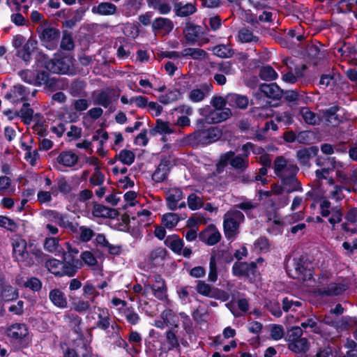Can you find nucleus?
<instances>
[{
    "label": "nucleus",
    "mask_w": 357,
    "mask_h": 357,
    "mask_svg": "<svg viewBox=\"0 0 357 357\" xmlns=\"http://www.w3.org/2000/svg\"><path fill=\"white\" fill-rule=\"evenodd\" d=\"M38 61L41 67L56 74H66L69 73L73 66L72 61L68 57L50 59L45 54H39Z\"/></svg>",
    "instance_id": "nucleus-1"
},
{
    "label": "nucleus",
    "mask_w": 357,
    "mask_h": 357,
    "mask_svg": "<svg viewBox=\"0 0 357 357\" xmlns=\"http://www.w3.org/2000/svg\"><path fill=\"white\" fill-rule=\"evenodd\" d=\"M245 220V216L238 210H230L224 215L223 227L226 238H231L236 236L239 225Z\"/></svg>",
    "instance_id": "nucleus-2"
},
{
    "label": "nucleus",
    "mask_w": 357,
    "mask_h": 357,
    "mask_svg": "<svg viewBox=\"0 0 357 357\" xmlns=\"http://www.w3.org/2000/svg\"><path fill=\"white\" fill-rule=\"evenodd\" d=\"M27 243L24 239L17 238L13 243V255L17 261L24 262L26 266H32L35 261L26 251Z\"/></svg>",
    "instance_id": "nucleus-3"
},
{
    "label": "nucleus",
    "mask_w": 357,
    "mask_h": 357,
    "mask_svg": "<svg viewBox=\"0 0 357 357\" xmlns=\"http://www.w3.org/2000/svg\"><path fill=\"white\" fill-rule=\"evenodd\" d=\"M320 209L322 216L327 217L331 215L328 218V222L333 227H334L336 223L341 222L342 218L341 208L338 206L331 207V204L328 200L324 199L321 202Z\"/></svg>",
    "instance_id": "nucleus-4"
},
{
    "label": "nucleus",
    "mask_w": 357,
    "mask_h": 357,
    "mask_svg": "<svg viewBox=\"0 0 357 357\" xmlns=\"http://www.w3.org/2000/svg\"><path fill=\"white\" fill-rule=\"evenodd\" d=\"M273 170L275 174L280 178L294 171H299L297 165L289 162L284 156H278L273 161Z\"/></svg>",
    "instance_id": "nucleus-5"
},
{
    "label": "nucleus",
    "mask_w": 357,
    "mask_h": 357,
    "mask_svg": "<svg viewBox=\"0 0 357 357\" xmlns=\"http://www.w3.org/2000/svg\"><path fill=\"white\" fill-rule=\"evenodd\" d=\"M298 171H294L280 178L281 184L284 189V192L289 194L293 192H302L303 188L301 183L296 176Z\"/></svg>",
    "instance_id": "nucleus-6"
},
{
    "label": "nucleus",
    "mask_w": 357,
    "mask_h": 357,
    "mask_svg": "<svg viewBox=\"0 0 357 357\" xmlns=\"http://www.w3.org/2000/svg\"><path fill=\"white\" fill-rule=\"evenodd\" d=\"M82 266V263L79 259L73 257L70 254L68 256H65L64 261L62 262L59 276L67 275L68 277H73Z\"/></svg>",
    "instance_id": "nucleus-7"
},
{
    "label": "nucleus",
    "mask_w": 357,
    "mask_h": 357,
    "mask_svg": "<svg viewBox=\"0 0 357 357\" xmlns=\"http://www.w3.org/2000/svg\"><path fill=\"white\" fill-rule=\"evenodd\" d=\"M223 154L225 158H229L227 159V164H229L238 173H243L248 169L249 166L248 158L241 155H236L235 152L232 151H227Z\"/></svg>",
    "instance_id": "nucleus-8"
},
{
    "label": "nucleus",
    "mask_w": 357,
    "mask_h": 357,
    "mask_svg": "<svg viewBox=\"0 0 357 357\" xmlns=\"http://www.w3.org/2000/svg\"><path fill=\"white\" fill-rule=\"evenodd\" d=\"M213 85L209 82H206L197 85L188 93L189 99L193 102L202 101L211 92Z\"/></svg>",
    "instance_id": "nucleus-9"
},
{
    "label": "nucleus",
    "mask_w": 357,
    "mask_h": 357,
    "mask_svg": "<svg viewBox=\"0 0 357 357\" xmlns=\"http://www.w3.org/2000/svg\"><path fill=\"white\" fill-rule=\"evenodd\" d=\"M199 238L207 245H213L220 241L221 234L214 225H211L199 234Z\"/></svg>",
    "instance_id": "nucleus-10"
},
{
    "label": "nucleus",
    "mask_w": 357,
    "mask_h": 357,
    "mask_svg": "<svg viewBox=\"0 0 357 357\" xmlns=\"http://www.w3.org/2000/svg\"><path fill=\"white\" fill-rule=\"evenodd\" d=\"M256 263L252 261L246 262H235L232 266V273L237 277H249L250 275H255L256 271Z\"/></svg>",
    "instance_id": "nucleus-11"
},
{
    "label": "nucleus",
    "mask_w": 357,
    "mask_h": 357,
    "mask_svg": "<svg viewBox=\"0 0 357 357\" xmlns=\"http://www.w3.org/2000/svg\"><path fill=\"white\" fill-rule=\"evenodd\" d=\"M37 31L41 41L44 43H54L60 37V31L54 27H38Z\"/></svg>",
    "instance_id": "nucleus-12"
},
{
    "label": "nucleus",
    "mask_w": 357,
    "mask_h": 357,
    "mask_svg": "<svg viewBox=\"0 0 357 357\" xmlns=\"http://www.w3.org/2000/svg\"><path fill=\"white\" fill-rule=\"evenodd\" d=\"M33 85H45L50 91H54L57 88V79L55 77H50L45 71H40L36 75Z\"/></svg>",
    "instance_id": "nucleus-13"
},
{
    "label": "nucleus",
    "mask_w": 357,
    "mask_h": 357,
    "mask_svg": "<svg viewBox=\"0 0 357 357\" xmlns=\"http://www.w3.org/2000/svg\"><path fill=\"white\" fill-rule=\"evenodd\" d=\"M183 197V192L180 188H173L166 192L167 206L171 211L178 208V203Z\"/></svg>",
    "instance_id": "nucleus-14"
},
{
    "label": "nucleus",
    "mask_w": 357,
    "mask_h": 357,
    "mask_svg": "<svg viewBox=\"0 0 357 357\" xmlns=\"http://www.w3.org/2000/svg\"><path fill=\"white\" fill-rule=\"evenodd\" d=\"M169 165L170 161L167 158H161L160 164L152 175V179L158 183L164 181L169 174Z\"/></svg>",
    "instance_id": "nucleus-15"
},
{
    "label": "nucleus",
    "mask_w": 357,
    "mask_h": 357,
    "mask_svg": "<svg viewBox=\"0 0 357 357\" xmlns=\"http://www.w3.org/2000/svg\"><path fill=\"white\" fill-rule=\"evenodd\" d=\"M196 290L198 294L211 298H216L220 296L218 288L206 283L204 280L197 281Z\"/></svg>",
    "instance_id": "nucleus-16"
},
{
    "label": "nucleus",
    "mask_w": 357,
    "mask_h": 357,
    "mask_svg": "<svg viewBox=\"0 0 357 357\" xmlns=\"http://www.w3.org/2000/svg\"><path fill=\"white\" fill-rule=\"evenodd\" d=\"M174 11L176 16L185 17L194 14L197 11V8L195 3L176 1L174 3Z\"/></svg>",
    "instance_id": "nucleus-17"
},
{
    "label": "nucleus",
    "mask_w": 357,
    "mask_h": 357,
    "mask_svg": "<svg viewBox=\"0 0 357 357\" xmlns=\"http://www.w3.org/2000/svg\"><path fill=\"white\" fill-rule=\"evenodd\" d=\"M114 96V91L113 89H107L105 91H100L95 100L96 104L101 105L105 108H109L110 112H114L115 110L114 107L110 106L111 103L113 100V97Z\"/></svg>",
    "instance_id": "nucleus-18"
},
{
    "label": "nucleus",
    "mask_w": 357,
    "mask_h": 357,
    "mask_svg": "<svg viewBox=\"0 0 357 357\" xmlns=\"http://www.w3.org/2000/svg\"><path fill=\"white\" fill-rule=\"evenodd\" d=\"M259 90L266 97L274 100L280 99L283 94V90L275 83L263 84L260 86Z\"/></svg>",
    "instance_id": "nucleus-19"
},
{
    "label": "nucleus",
    "mask_w": 357,
    "mask_h": 357,
    "mask_svg": "<svg viewBox=\"0 0 357 357\" xmlns=\"http://www.w3.org/2000/svg\"><path fill=\"white\" fill-rule=\"evenodd\" d=\"M319 152V149L316 146H312L308 148H304L296 152V158L301 165H307L309 160L316 156Z\"/></svg>",
    "instance_id": "nucleus-20"
},
{
    "label": "nucleus",
    "mask_w": 357,
    "mask_h": 357,
    "mask_svg": "<svg viewBox=\"0 0 357 357\" xmlns=\"http://www.w3.org/2000/svg\"><path fill=\"white\" fill-rule=\"evenodd\" d=\"M6 335L13 340H21L28 335V329L24 324H15L7 328Z\"/></svg>",
    "instance_id": "nucleus-21"
},
{
    "label": "nucleus",
    "mask_w": 357,
    "mask_h": 357,
    "mask_svg": "<svg viewBox=\"0 0 357 357\" xmlns=\"http://www.w3.org/2000/svg\"><path fill=\"white\" fill-rule=\"evenodd\" d=\"M116 10V6L110 2H101L91 8L92 13L103 16L115 15Z\"/></svg>",
    "instance_id": "nucleus-22"
},
{
    "label": "nucleus",
    "mask_w": 357,
    "mask_h": 357,
    "mask_svg": "<svg viewBox=\"0 0 357 357\" xmlns=\"http://www.w3.org/2000/svg\"><path fill=\"white\" fill-rule=\"evenodd\" d=\"M37 41L30 38L23 45V47L17 51V55L25 62L31 59V54L37 47Z\"/></svg>",
    "instance_id": "nucleus-23"
},
{
    "label": "nucleus",
    "mask_w": 357,
    "mask_h": 357,
    "mask_svg": "<svg viewBox=\"0 0 357 357\" xmlns=\"http://www.w3.org/2000/svg\"><path fill=\"white\" fill-rule=\"evenodd\" d=\"M92 214L95 217L104 218H115L119 215L116 209L110 208L99 204L93 205Z\"/></svg>",
    "instance_id": "nucleus-24"
},
{
    "label": "nucleus",
    "mask_w": 357,
    "mask_h": 357,
    "mask_svg": "<svg viewBox=\"0 0 357 357\" xmlns=\"http://www.w3.org/2000/svg\"><path fill=\"white\" fill-rule=\"evenodd\" d=\"M152 28L154 31H161L164 34H168L174 29V24L168 18L158 17L153 21Z\"/></svg>",
    "instance_id": "nucleus-25"
},
{
    "label": "nucleus",
    "mask_w": 357,
    "mask_h": 357,
    "mask_svg": "<svg viewBox=\"0 0 357 357\" xmlns=\"http://www.w3.org/2000/svg\"><path fill=\"white\" fill-rule=\"evenodd\" d=\"M227 101L229 106L242 109H245L248 105V98L245 96L236 93L227 95Z\"/></svg>",
    "instance_id": "nucleus-26"
},
{
    "label": "nucleus",
    "mask_w": 357,
    "mask_h": 357,
    "mask_svg": "<svg viewBox=\"0 0 357 357\" xmlns=\"http://www.w3.org/2000/svg\"><path fill=\"white\" fill-rule=\"evenodd\" d=\"M95 312L98 314V320L96 322V326L102 330L108 329L112 324H110V314L105 308L95 307Z\"/></svg>",
    "instance_id": "nucleus-27"
},
{
    "label": "nucleus",
    "mask_w": 357,
    "mask_h": 357,
    "mask_svg": "<svg viewBox=\"0 0 357 357\" xmlns=\"http://www.w3.org/2000/svg\"><path fill=\"white\" fill-rule=\"evenodd\" d=\"M177 330L174 327H172L165 333V343L167 344V351L176 349L180 351L181 347L178 337L176 335Z\"/></svg>",
    "instance_id": "nucleus-28"
},
{
    "label": "nucleus",
    "mask_w": 357,
    "mask_h": 357,
    "mask_svg": "<svg viewBox=\"0 0 357 357\" xmlns=\"http://www.w3.org/2000/svg\"><path fill=\"white\" fill-rule=\"evenodd\" d=\"M345 290L346 287L344 284L331 283L326 287L319 289L318 292L322 296H333L340 295Z\"/></svg>",
    "instance_id": "nucleus-29"
},
{
    "label": "nucleus",
    "mask_w": 357,
    "mask_h": 357,
    "mask_svg": "<svg viewBox=\"0 0 357 357\" xmlns=\"http://www.w3.org/2000/svg\"><path fill=\"white\" fill-rule=\"evenodd\" d=\"M155 283L151 286V289L156 298L162 300L166 296V285L165 281L160 275H154Z\"/></svg>",
    "instance_id": "nucleus-30"
},
{
    "label": "nucleus",
    "mask_w": 357,
    "mask_h": 357,
    "mask_svg": "<svg viewBox=\"0 0 357 357\" xmlns=\"http://www.w3.org/2000/svg\"><path fill=\"white\" fill-rule=\"evenodd\" d=\"M231 116L229 108L224 109H215L210 112L208 120L211 123H218L228 119Z\"/></svg>",
    "instance_id": "nucleus-31"
},
{
    "label": "nucleus",
    "mask_w": 357,
    "mask_h": 357,
    "mask_svg": "<svg viewBox=\"0 0 357 357\" xmlns=\"http://www.w3.org/2000/svg\"><path fill=\"white\" fill-rule=\"evenodd\" d=\"M49 298L52 303L61 308L67 307L68 301L63 292L59 289H54L50 291Z\"/></svg>",
    "instance_id": "nucleus-32"
},
{
    "label": "nucleus",
    "mask_w": 357,
    "mask_h": 357,
    "mask_svg": "<svg viewBox=\"0 0 357 357\" xmlns=\"http://www.w3.org/2000/svg\"><path fill=\"white\" fill-rule=\"evenodd\" d=\"M201 26L188 23L183 30L185 38L188 43H195L199 36Z\"/></svg>",
    "instance_id": "nucleus-33"
},
{
    "label": "nucleus",
    "mask_w": 357,
    "mask_h": 357,
    "mask_svg": "<svg viewBox=\"0 0 357 357\" xmlns=\"http://www.w3.org/2000/svg\"><path fill=\"white\" fill-rule=\"evenodd\" d=\"M230 172H225L222 174H208L207 179L218 188H225L230 183Z\"/></svg>",
    "instance_id": "nucleus-34"
},
{
    "label": "nucleus",
    "mask_w": 357,
    "mask_h": 357,
    "mask_svg": "<svg viewBox=\"0 0 357 357\" xmlns=\"http://www.w3.org/2000/svg\"><path fill=\"white\" fill-rule=\"evenodd\" d=\"M164 243L173 252L177 254L181 253L183 248V241L176 234L168 236Z\"/></svg>",
    "instance_id": "nucleus-35"
},
{
    "label": "nucleus",
    "mask_w": 357,
    "mask_h": 357,
    "mask_svg": "<svg viewBox=\"0 0 357 357\" xmlns=\"http://www.w3.org/2000/svg\"><path fill=\"white\" fill-rule=\"evenodd\" d=\"M288 349L294 353H305L310 348V343L305 337L287 344Z\"/></svg>",
    "instance_id": "nucleus-36"
},
{
    "label": "nucleus",
    "mask_w": 357,
    "mask_h": 357,
    "mask_svg": "<svg viewBox=\"0 0 357 357\" xmlns=\"http://www.w3.org/2000/svg\"><path fill=\"white\" fill-rule=\"evenodd\" d=\"M77 155L71 151L62 152L56 158L59 164L66 167H73L77 163Z\"/></svg>",
    "instance_id": "nucleus-37"
},
{
    "label": "nucleus",
    "mask_w": 357,
    "mask_h": 357,
    "mask_svg": "<svg viewBox=\"0 0 357 357\" xmlns=\"http://www.w3.org/2000/svg\"><path fill=\"white\" fill-rule=\"evenodd\" d=\"M167 254V250L161 247L153 250L149 255V261L153 266H158L162 262Z\"/></svg>",
    "instance_id": "nucleus-38"
},
{
    "label": "nucleus",
    "mask_w": 357,
    "mask_h": 357,
    "mask_svg": "<svg viewBox=\"0 0 357 357\" xmlns=\"http://www.w3.org/2000/svg\"><path fill=\"white\" fill-rule=\"evenodd\" d=\"M238 38L243 43H257L259 41V37L254 35L253 31L248 27H243L239 29Z\"/></svg>",
    "instance_id": "nucleus-39"
},
{
    "label": "nucleus",
    "mask_w": 357,
    "mask_h": 357,
    "mask_svg": "<svg viewBox=\"0 0 357 357\" xmlns=\"http://www.w3.org/2000/svg\"><path fill=\"white\" fill-rule=\"evenodd\" d=\"M33 110L29 103H24L20 111L15 113V116L22 119L25 124H30L33 120Z\"/></svg>",
    "instance_id": "nucleus-40"
},
{
    "label": "nucleus",
    "mask_w": 357,
    "mask_h": 357,
    "mask_svg": "<svg viewBox=\"0 0 357 357\" xmlns=\"http://www.w3.org/2000/svg\"><path fill=\"white\" fill-rule=\"evenodd\" d=\"M174 132L173 128L170 126L169 122L163 121L160 119H158L156 121V125L152 130H150V133L153 135L156 133H159L161 135L163 134H171Z\"/></svg>",
    "instance_id": "nucleus-41"
},
{
    "label": "nucleus",
    "mask_w": 357,
    "mask_h": 357,
    "mask_svg": "<svg viewBox=\"0 0 357 357\" xmlns=\"http://www.w3.org/2000/svg\"><path fill=\"white\" fill-rule=\"evenodd\" d=\"M339 110L338 106H333L326 109L324 113V117L326 121L333 126H337L340 121L337 112Z\"/></svg>",
    "instance_id": "nucleus-42"
},
{
    "label": "nucleus",
    "mask_w": 357,
    "mask_h": 357,
    "mask_svg": "<svg viewBox=\"0 0 357 357\" xmlns=\"http://www.w3.org/2000/svg\"><path fill=\"white\" fill-rule=\"evenodd\" d=\"M213 130H197L190 135V137L193 139L197 143L202 144H210V135Z\"/></svg>",
    "instance_id": "nucleus-43"
},
{
    "label": "nucleus",
    "mask_w": 357,
    "mask_h": 357,
    "mask_svg": "<svg viewBox=\"0 0 357 357\" xmlns=\"http://www.w3.org/2000/svg\"><path fill=\"white\" fill-rule=\"evenodd\" d=\"M181 54L183 57H190L193 59H199L204 58L206 55V52L199 48H185L181 52Z\"/></svg>",
    "instance_id": "nucleus-44"
},
{
    "label": "nucleus",
    "mask_w": 357,
    "mask_h": 357,
    "mask_svg": "<svg viewBox=\"0 0 357 357\" xmlns=\"http://www.w3.org/2000/svg\"><path fill=\"white\" fill-rule=\"evenodd\" d=\"M304 121L309 125H315L319 121V117L315 113L312 112L308 107H303L300 111Z\"/></svg>",
    "instance_id": "nucleus-45"
},
{
    "label": "nucleus",
    "mask_w": 357,
    "mask_h": 357,
    "mask_svg": "<svg viewBox=\"0 0 357 357\" xmlns=\"http://www.w3.org/2000/svg\"><path fill=\"white\" fill-rule=\"evenodd\" d=\"M294 269L295 275H293V277L295 278L305 280L307 277L310 278L311 276L310 270L306 268L302 264L298 261H296L294 264Z\"/></svg>",
    "instance_id": "nucleus-46"
},
{
    "label": "nucleus",
    "mask_w": 357,
    "mask_h": 357,
    "mask_svg": "<svg viewBox=\"0 0 357 357\" xmlns=\"http://www.w3.org/2000/svg\"><path fill=\"white\" fill-rule=\"evenodd\" d=\"M116 158H117L123 164L130 165L135 161V155L130 150L123 149L118 155H116Z\"/></svg>",
    "instance_id": "nucleus-47"
},
{
    "label": "nucleus",
    "mask_w": 357,
    "mask_h": 357,
    "mask_svg": "<svg viewBox=\"0 0 357 357\" xmlns=\"http://www.w3.org/2000/svg\"><path fill=\"white\" fill-rule=\"evenodd\" d=\"M271 110L268 107H255L250 109L251 116L257 119H265L271 116Z\"/></svg>",
    "instance_id": "nucleus-48"
},
{
    "label": "nucleus",
    "mask_w": 357,
    "mask_h": 357,
    "mask_svg": "<svg viewBox=\"0 0 357 357\" xmlns=\"http://www.w3.org/2000/svg\"><path fill=\"white\" fill-rule=\"evenodd\" d=\"M303 330L299 326H294L289 329L285 335V340L287 344L298 340L302 337Z\"/></svg>",
    "instance_id": "nucleus-49"
},
{
    "label": "nucleus",
    "mask_w": 357,
    "mask_h": 357,
    "mask_svg": "<svg viewBox=\"0 0 357 357\" xmlns=\"http://www.w3.org/2000/svg\"><path fill=\"white\" fill-rule=\"evenodd\" d=\"M161 319L165 321L166 326H173L174 328H178V323L174 319V312L170 309L164 310L160 314Z\"/></svg>",
    "instance_id": "nucleus-50"
},
{
    "label": "nucleus",
    "mask_w": 357,
    "mask_h": 357,
    "mask_svg": "<svg viewBox=\"0 0 357 357\" xmlns=\"http://www.w3.org/2000/svg\"><path fill=\"white\" fill-rule=\"evenodd\" d=\"M213 52L220 58H229L234 54L233 50L225 45H216L213 48Z\"/></svg>",
    "instance_id": "nucleus-51"
},
{
    "label": "nucleus",
    "mask_w": 357,
    "mask_h": 357,
    "mask_svg": "<svg viewBox=\"0 0 357 357\" xmlns=\"http://www.w3.org/2000/svg\"><path fill=\"white\" fill-rule=\"evenodd\" d=\"M180 95L179 91L176 89L171 90L166 94L160 96L158 100L162 104L167 105L178 100Z\"/></svg>",
    "instance_id": "nucleus-52"
},
{
    "label": "nucleus",
    "mask_w": 357,
    "mask_h": 357,
    "mask_svg": "<svg viewBox=\"0 0 357 357\" xmlns=\"http://www.w3.org/2000/svg\"><path fill=\"white\" fill-rule=\"evenodd\" d=\"M44 215L49 221L54 222L60 227L66 218L63 214L53 210H46Z\"/></svg>",
    "instance_id": "nucleus-53"
},
{
    "label": "nucleus",
    "mask_w": 357,
    "mask_h": 357,
    "mask_svg": "<svg viewBox=\"0 0 357 357\" xmlns=\"http://www.w3.org/2000/svg\"><path fill=\"white\" fill-rule=\"evenodd\" d=\"M179 218L177 214L168 213L163 215L162 222L165 227L172 229L174 227L178 222Z\"/></svg>",
    "instance_id": "nucleus-54"
},
{
    "label": "nucleus",
    "mask_w": 357,
    "mask_h": 357,
    "mask_svg": "<svg viewBox=\"0 0 357 357\" xmlns=\"http://www.w3.org/2000/svg\"><path fill=\"white\" fill-rule=\"evenodd\" d=\"M59 238L55 237H49L46 238L44 241V249L49 252H54L59 250Z\"/></svg>",
    "instance_id": "nucleus-55"
},
{
    "label": "nucleus",
    "mask_w": 357,
    "mask_h": 357,
    "mask_svg": "<svg viewBox=\"0 0 357 357\" xmlns=\"http://www.w3.org/2000/svg\"><path fill=\"white\" fill-rule=\"evenodd\" d=\"M18 293L15 287L9 285H6L3 287L1 291V297L5 301H13L14 299H16Z\"/></svg>",
    "instance_id": "nucleus-56"
},
{
    "label": "nucleus",
    "mask_w": 357,
    "mask_h": 357,
    "mask_svg": "<svg viewBox=\"0 0 357 357\" xmlns=\"http://www.w3.org/2000/svg\"><path fill=\"white\" fill-rule=\"evenodd\" d=\"M56 189L63 194H68L72 191V186L65 177L58 178L56 181Z\"/></svg>",
    "instance_id": "nucleus-57"
},
{
    "label": "nucleus",
    "mask_w": 357,
    "mask_h": 357,
    "mask_svg": "<svg viewBox=\"0 0 357 357\" xmlns=\"http://www.w3.org/2000/svg\"><path fill=\"white\" fill-rule=\"evenodd\" d=\"M259 77L264 80H273L278 75L275 70L269 66L263 67L259 71Z\"/></svg>",
    "instance_id": "nucleus-58"
},
{
    "label": "nucleus",
    "mask_w": 357,
    "mask_h": 357,
    "mask_svg": "<svg viewBox=\"0 0 357 357\" xmlns=\"http://www.w3.org/2000/svg\"><path fill=\"white\" fill-rule=\"evenodd\" d=\"M188 205L191 210H197L202 208L204 203L201 197L192 193L188 197Z\"/></svg>",
    "instance_id": "nucleus-59"
},
{
    "label": "nucleus",
    "mask_w": 357,
    "mask_h": 357,
    "mask_svg": "<svg viewBox=\"0 0 357 357\" xmlns=\"http://www.w3.org/2000/svg\"><path fill=\"white\" fill-rule=\"evenodd\" d=\"M60 46L64 50L70 51L74 49L75 44L71 33H63Z\"/></svg>",
    "instance_id": "nucleus-60"
},
{
    "label": "nucleus",
    "mask_w": 357,
    "mask_h": 357,
    "mask_svg": "<svg viewBox=\"0 0 357 357\" xmlns=\"http://www.w3.org/2000/svg\"><path fill=\"white\" fill-rule=\"evenodd\" d=\"M62 262L59 260L52 259L46 261L45 266L48 270L55 275L59 276Z\"/></svg>",
    "instance_id": "nucleus-61"
},
{
    "label": "nucleus",
    "mask_w": 357,
    "mask_h": 357,
    "mask_svg": "<svg viewBox=\"0 0 357 357\" xmlns=\"http://www.w3.org/2000/svg\"><path fill=\"white\" fill-rule=\"evenodd\" d=\"M215 68L218 72L226 75H231L234 71L231 61L218 63L216 64Z\"/></svg>",
    "instance_id": "nucleus-62"
},
{
    "label": "nucleus",
    "mask_w": 357,
    "mask_h": 357,
    "mask_svg": "<svg viewBox=\"0 0 357 357\" xmlns=\"http://www.w3.org/2000/svg\"><path fill=\"white\" fill-rule=\"evenodd\" d=\"M284 99L289 102H294L295 104L298 103V102L301 101L303 98V96L299 94L296 91L294 90H287L283 91V94Z\"/></svg>",
    "instance_id": "nucleus-63"
},
{
    "label": "nucleus",
    "mask_w": 357,
    "mask_h": 357,
    "mask_svg": "<svg viewBox=\"0 0 357 357\" xmlns=\"http://www.w3.org/2000/svg\"><path fill=\"white\" fill-rule=\"evenodd\" d=\"M228 158H225L224 154L220 156L219 160L215 165V169L210 174H225V167L228 165L227 164Z\"/></svg>",
    "instance_id": "nucleus-64"
}]
</instances>
